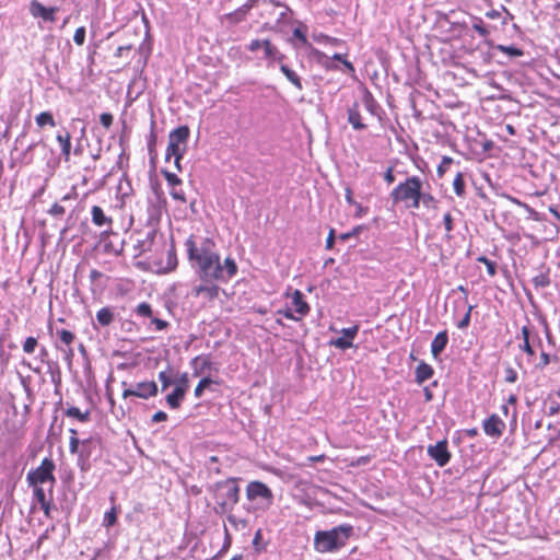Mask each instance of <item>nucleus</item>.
Wrapping results in <instances>:
<instances>
[{"mask_svg":"<svg viewBox=\"0 0 560 560\" xmlns=\"http://www.w3.org/2000/svg\"><path fill=\"white\" fill-rule=\"evenodd\" d=\"M423 187L431 188L428 180L412 175L397 184L390 191L389 198L394 206H402L406 209H419V198Z\"/></svg>","mask_w":560,"mask_h":560,"instance_id":"3","label":"nucleus"},{"mask_svg":"<svg viewBox=\"0 0 560 560\" xmlns=\"http://www.w3.org/2000/svg\"><path fill=\"white\" fill-rule=\"evenodd\" d=\"M504 380L508 383H515L517 381V373L513 368H508L504 373Z\"/></svg>","mask_w":560,"mask_h":560,"instance_id":"52","label":"nucleus"},{"mask_svg":"<svg viewBox=\"0 0 560 560\" xmlns=\"http://www.w3.org/2000/svg\"><path fill=\"white\" fill-rule=\"evenodd\" d=\"M136 314L141 317L151 318L153 316L152 307L149 303L142 302L136 307Z\"/></svg>","mask_w":560,"mask_h":560,"instance_id":"37","label":"nucleus"},{"mask_svg":"<svg viewBox=\"0 0 560 560\" xmlns=\"http://www.w3.org/2000/svg\"><path fill=\"white\" fill-rule=\"evenodd\" d=\"M307 26L300 23L298 26L294 27L292 37L289 38V42L295 47V48H306L311 47L307 37Z\"/></svg>","mask_w":560,"mask_h":560,"instance_id":"18","label":"nucleus"},{"mask_svg":"<svg viewBox=\"0 0 560 560\" xmlns=\"http://www.w3.org/2000/svg\"><path fill=\"white\" fill-rule=\"evenodd\" d=\"M533 282L536 287H540V288H545L550 284L549 277L545 273H540V275L536 276L533 279Z\"/></svg>","mask_w":560,"mask_h":560,"instance_id":"48","label":"nucleus"},{"mask_svg":"<svg viewBox=\"0 0 560 560\" xmlns=\"http://www.w3.org/2000/svg\"><path fill=\"white\" fill-rule=\"evenodd\" d=\"M151 323L154 325L155 330H164L168 327V323L164 319L158 318V317H151Z\"/></svg>","mask_w":560,"mask_h":560,"instance_id":"50","label":"nucleus"},{"mask_svg":"<svg viewBox=\"0 0 560 560\" xmlns=\"http://www.w3.org/2000/svg\"><path fill=\"white\" fill-rule=\"evenodd\" d=\"M353 207H354V209H355V213H354V215H355L357 218H362V217L366 215V214H368V212H369V208H368V207H363V206H362L361 203H359V202H355V203L353 205Z\"/></svg>","mask_w":560,"mask_h":560,"instance_id":"54","label":"nucleus"},{"mask_svg":"<svg viewBox=\"0 0 560 560\" xmlns=\"http://www.w3.org/2000/svg\"><path fill=\"white\" fill-rule=\"evenodd\" d=\"M448 342L447 331L443 330L435 335L431 343V352L434 358H438L445 349Z\"/></svg>","mask_w":560,"mask_h":560,"instance_id":"21","label":"nucleus"},{"mask_svg":"<svg viewBox=\"0 0 560 560\" xmlns=\"http://www.w3.org/2000/svg\"><path fill=\"white\" fill-rule=\"evenodd\" d=\"M314 39L316 42H318V43H325V44H330V45H339L341 43L340 39L335 38V37H330V36L325 35V34L314 35Z\"/></svg>","mask_w":560,"mask_h":560,"instance_id":"44","label":"nucleus"},{"mask_svg":"<svg viewBox=\"0 0 560 560\" xmlns=\"http://www.w3.org/2000/svg\"><path fill=\"white\" fill-rule=\"evenodd\" d=\"M359 332V325H353L349 328H343L341 330L342 336L330 341V346H334L338 349L346 350L353 346V340Z\"/></svg>","mask_w":560,"mask_h":560,"instance_id":"15","label":"nucleus"},{"mask_svg":"<svg viewBox=\"0 0 560 560\" xmlns=\"http://www.w3.org/2000/svg\"><path fill=\"white\" fill-rule=\"evenodd\" d=\"M188 260L197 268L203 282H228L236 276L238 268L232 257L221 261L215 242L210 237L190 235L185 241Z\"/></svg>","mask_w":560,"mask_h":560,"instance_id":"1","label":"nucleus"},{"mask_svg":"<svg viewBox=\"0 0 560 560\" xmlns=\"http://www.w3.org/2000/svg\"><path fill=\"white\" fill-rule=\"evenodd\" d=\"M57 336H58L60 342L68 347V352L70 354H72L73 350H72L71 346H72L73 341L75 340V335L68 329H58Z\"/></svg>","mask_w":560,"mask_h":560,"instance_id":"28","label":"nucleus"},{"mask_svg":"<svg viewBox=\"0 0 560 560\" xmlns=\"http://www.w3.org/2000/svg\"><path fill=\"white\" fill-rule=\"evenodd\" d=\"M171 196L175 199V200H179V201H183L185 202L186 201V198H185V194L182 189L179 190H176V189H173L171 191Z\"/></svg>","mask_w":560,"mask_h":560,"instance_id":"62","label":"nucleus"},{"mask_svg":"<svg viewBox=\"0 0 560 560\" xmlns=\"http://www.w3.org/2000/svg\"><path fill=\"white\" fill-rule=\"evenodd\" d=\"M214 282L215 281L205 282L199 285H196L194 288V295L195 296L202 295L205 299H207L210 302L214 301L220 294V288Z\"/></svg>","mask_w":560,"mask_h":560,"instance_id":"16","label":"nucleus"},{"mask_svg":"<svg viewBox=\"0 0 560 560\" xmlns=\"http://www.w3.org/2000/svg\"><path fill=\"white\" fill-rule=\"evenodd\" d=\"M37 339L35 337H27L23 343V351L25 353H33L37 347Z\"/></svg>","mask_w":560,"mask_h":560,"instance_id":"43","label":"nucleus"},{"mask_svg":"<svg viewBox=\"0 0 560 560\" xmlns=\"http://www.w3.org/2000/svg\"><path fill=\"white\" fill-rule=\"evenodd\" d=\"M65 416L74 419L81 423H86L91 420V410H81L79 407L71 405L68 406L67 409L65 410Z\"/></svg>","mask_w":560,"mask_h":560,"instance_id":"20","label":"nucleus"},{"mask_svg":"<svg viewBox=\"0 0 560 560\" xmlns=\"http://www.w3.org/2000/svg\"><path fill=\"white\" fill-rule=\"evenodd\" d=\"M453 163V159L451 156H443L441 163L438 165L436 173L439 177H443L444 174L448 171L451 164Z\"/></svg>","mask_w":560,"mask_h":560,"instance_id":"39","label":"nucleus"},{"mask_svg":"<svg viewBox=\"0 0 560 560\" xmlns=\"http://www.w3.org/2000/svg\"><path fill=\"white\" fill-rule=\"evenodd\" d=\"M384 180L387 184H393L395 182V175L393 167H388L387 171L384 174Z\"/></svg>","mask_w":560,"mask_h":560,"instance_id":"61","label":"nucleus"},{"mask_svg":"<svg viewBox=\"0 0 560 560\" xmlns=\"http://www.w3.org/2000/svg\"><path fill=\"white\" fill-rule=\"evenodd\" d=\"M194 362L196 364H199L202 369L210 368V365H211V362H210L209 358L205 357V355L196 357Z\"/></svg>","mask_w":560,"mask_h":560,"instance_id":"56","label":"nucleus"},{"mask_svg":"<svg viewBox=\"0 0 560 560\" xmlns=\"http://www.w3.org/2000/svg\"><path fill=\"white\" fill-rule=\"evenodd\" d=\"M114 116L110 113H103L100 115V122L105 129H109L113 125Z\"/></svg>","mask_w":560,"mask_h":560,"instance_id":"47","label":"nucleus"},{"mask_svg":"<svg viewBox=\"0 0 560 560\" xmlns=\"http://www.w3.org/2000/svg\"><path fill=\"white\" fill-rule=\"evenodd\" d=\"M31 13L33 16H40L43 20L48 22H55V13L57 12V8H46L37 0H33L31 2Z\"/></svg>","mask_w":560,"mask_h":560,"instance_id":"17","label":"nucleus"},{"mask_svg":"<svg viewBox=\"0 0 560 560\" xmlns=\"http://www.w3.org/2000/svg\"><path fill=\"white\" fill-rule=\"evenodd\" d=\"M348 120L357 130H361L366 127V125L363 124L362 121L358 104H354L352 107L348 109Z\"/></svg>","mask_w":560,"mask_h":560,"instance_id":"26","label":"nucleus"},{"mask_svg":"<svg viewBox=\"0 0 560 560\" xmlns=\"http://www.w3.org/2000/svg\"><path fill=\"white\" fill-rule=\"evenodd\" d=\"M119 512V508L117 505H113L109 511L105 512L103 518V525L106 528L113 527L117 523V515Z\"/></svg>","mask_w":560,"mask_h":560,"instance_id":"31","label":"nucleus"},{"mask_svg":"<svg viewBox=\"0 0 560 560\" xmlns=\"http://www.w3.org/2000/svg\"><path fill=\"white\" fill-rule=\"evenodd\" d=\"M477 261L487 267V271L490 277H494L497 275V264L494 261L488 259L486 256H479Z\"/></svg>","mask_w":560,"mask_h":560,"instance_id":"38","label":"nucleus"},{"mask_svg":"<svg viewBox=\"0 0 560 560\" xmlns=\"http://www.w3.org/2000/svg\"><path fill=\"white\" fill-rule=\"evenodd\" d=\"M57 141L61 147V154L66 162L70 161L71 155V135L69 131H65L63 133L59 132L56 137Z\"/></svg>","mask_w":560,"mask_h":560,"instance_id":"23","label":"nucleus"},{"mask_svg":"<svg viewBox=\"0 0 560 560\" xmlns=\"http://www.w3.org/2000/svg\"><path fill=\"white\" fill-rule=\"evenodd\" d=\"M167 413L160 410V411H156L153 416H152V421L153 422H162V421H166L167 420Z\"/></svg>","mask_w":560,"mask_h":560,"instance_id":"58","label":"nucleus"},{"mask_svg":"<svg viewBox=\"0 0 560 560\" xmlns=\"http://www.w3.org/2000/svg\"><path fill=\"white\" fill-rule=\"evenodd\" d=\"M439 200L435 198V196L431 192V188L428 189L427 187H423V190L420 194L419 198V207L422 205L427 209H438Z\"/></svg>","mask_w":560,"mask_h":560,"instance_id":"24","label":"nucleus"},{"mask_svg":"<svg viewBox=\"0 0 560 560\" xmlns=\"http://www.w3.org/2000/svg\"><path fill=\"white\" fill-rule=\"evenodd\" d=\"M501 15L500 11L498 10H491V11H488L486 12V16L488 19H491V20H495V19H499Z\"/></svg>","mask_w":560,"mask_h":560,"instance_id":"64","label":"nucleus"},{"mask_svg":"<svg viewBox=\"0 0 560 560\" xmlns=\"http://www.w3.org/2000/svg\"><path fill=\"white\" fill-rule=\"evenodd\" d=\"M521 332L523 343L520 345V349L532 359L536 353V348L542 347L541 339L539 338L538 335L532 336L530 330L527 326H523Z\"/></svg>","mask_w":560,"mask_h":560,"instance_id":"12","label":"nucleus"},{"mask_svg":"<svg viewBox=\"0 0 560 560\" xmlns=\"http://www.w3.org/2000/svg\"><path fill=\"white\" fill-rule=\"evenodd\" d=\"M49 213L54 217H61L66 213V209L63 206L56 202L49 209Z\"/></svg>","mask_w":560,"mask_h":560,"instance_id":"51","label":"nucleus"},{"mask_svg":"<svg viewBox=\"0 0 560 560\" xmlns=\"http://www.w3.org/2000/svg\"><path fill=\"white\" fill-rule=\"evenodd\" d=\"M81 441L78 436H70L69 439V451L71 454H77L79 452V445Z\"/></svg>","mask_w":560,"mask_h":560,"instance_id":"53","label":"nucleus"},{"mask_svg":"<svg viewBox=\"0 0 560 560\" xmlns=\"http://www.w3.org/2000/svg\"><path fill=\"white\" fill-rule=\"evenodd\" d=\"M185 395L186 393H184L182 388L174 387L172 393H170L165 398L167 406L171 409H178L185 398Z\"/></svg>","mask_w":560,"mask_h":560,"instance_id":"25","label":"nucleus"},{"mask_svg":"<svg viewBox=\"0 0 560 560\" xmlns=\"http://www.w3.org/2000/svg\"><path fill=\"white\" fill-rule=\"evenodd\" d=\"M433 373H434L433 368L430 364L421 361L418 364V366L416 368V372H415L416 382L418 384H422L425 381L430 380L433 376Z\"/></svg>","mask_w":560,"mask_h":560,"instance_id":"22","label":"nucleus"},{"mask_svg":"<svg viewBox=\"0 0 560 560\" xmlns=\"http://www.w3.org/2000/svg\"><path fill=\"white\" fill-rule=\"evenodd\" d=\"M372 459V456L371 455H365V456H360L358 457L357 459L352 460L349 466L350 467H358V466H363V465H366L371 462Z\"/></svg>","mask_w":560,"mask_h":560,"instance_id":"49","label":"nucleus"},{"mask_svg":"<svg viewBox=\"0 0 560 560\" xmlns=\"http://www.w3.org/2000/svg\"><path fill=\"white\" fill-rule=\"evenodd\" d=\"M96 319L101 326H108L114 322V312L110 307H102L96 313Z\"/></svg>","mask_w":560,"mask_h":560,"instance_id":"27","label":"nucleus"},{"mask_svg":"<svg viewBox=\"0 0 560 560\" xmlns=\"http://www.w3.org/2000/svg\"><path fill=\"white\" fill-rule=\"evenodd\" d=\"M476 305H468L467 312L464 317L457 323V328L465 329L470 325L471 312Z\"/></svg>","mask_w":560,"mask_h":560,"instance_id":"42","label":"nucleus"},{"mask_svg":"<svg viewBox=\"0 0 560 560\" xmlns=\"http://www.w3.org/2000/svg\"><path fill=\"white\" fill-rule=\"evenodd\" d=\"M121 385L124 387L121 394L124 399L137 397L143 400H148L156 397L159 394L158 383L153 380L141 381L136 383L133 386L128 385V383L124 381L121 382Z\"/></svg>","mask_w":560,"mask_h":560,"instance_id":"7","label":"nucleus"},{"mask_svg":"<svg viewBox=\"0 0 560 560\" xmlns=\"http://www.w3.org/2000/svg\"><path fill=\"white\" fill-rule=\"evenodd\" d=\"M135 234L137 236L133 244V249L136 252L135 256L139 257L152 249L156 237V230L154 228H150L147 231H136Z\"/></svg>","mask_w":560,"mask_h":560,"instance_id":"9","label":"nucleus"},{"mask_svg":"<svg viewBox=\"0 0 560 560\" xmlns=\"http://www.w3.org/2000/svg\"><path fill=\"white\" fill-rule=\"evenodd\" d=\"M73 40L78 46H82L85 42V27L80 26L75 30Z\"/></svg>","mask_w":560,"mask_h":560,"instance_id":"46","label":"nucleus"},{"mask_svg":"<svg viewBox=\"0 0 560 560\" xmlns=\"http://www.w3.org/2000/svg\"><path fill=\"white\" fill-rule=\"evenodd\" d=\"M268 540L265 539L262 530L258 529L253 539V546L256 551H266L267 550Z\"/></svg>","mask_w":560,"mask_h":560,"instance_id":"33","label":"nucleus"},{"mask_svg":"<svg viewBox=\"0 0 560 560\" xmlns=\"http://www.w3.org/2000/svg\"><path fill=\"white\" fill-rule=\"evenodd\" d=\"M247 499L250 501L261 500V502L269 503L272 494L269 488L260 481H252L246 488Z\"/></svg>","mask_w":560,"mask_h":560,"instance_id":"11","label":"nucleus"},{"mask_svg":"<svg viewBox=\"0 0 560 560\" xmlns=\"http://www.w3.org/2000/svg\"><path fill=\"white\" fill-rule=\"evenodd\" d=\"M342 65L345 66L346 70L349 73H354L355 72L354 66L347 58L342 61Z\"/></svg>","mask_w":560,"mask_h":560,"instance_id":"63","label":"nucleus"},{"mask_svg":"<svg viewBox=\"0 0 560 560\" xmlns=\"http://www.w3.org/2000/svg\"><path fill=\"white\" fill-rule=\"evenodd\" d=\"M550 363V357L547 352L541 351L539 362L536 364L537 368L544 369Z\"/></svg>","mask_w":560,"mask_h":560,"instance_id":"55","label":"nucleus"},{"mask_svg":"<svg viewBox=\"0 0 560 560\" xmlns=\"http://www.w3.org/2000/svg\"><path fill=\"white\" fill-rule=\"evenodd\" d=\"M472 27L481 36H487L489 33L488 30L483 26L482 21H479V23H475Z\"/></svg>","mask_w":560,"mask_h":560,"instance_id":"59","label":"nucleus"},{"mask_svg":"<svg viewBox=\"0 0 560 560\" xmlns=\"http://www.w3.org/2000/svg\"><path fill=\"white\" fill-rule=\"evenodd\" d=\"M215 511L221 514L230 512L240 499V487L236 479L228 478L213 486Z\"/></svg>","mask_w":560,"mask_h":560,"instance_id":"5","label":"nucleus"},{"mask_svg":"<svg viewBox=\"0 0 560 560\" xmlns=\"http://www.w3.org/2000/svg\"><path fill=\"white\" fill-rule=\"evenodd\" d=\"M174 383L176 388H182L184 393H187L189 388V378L186 373H183Z\"/></svg>","mask_w":560,"mask_h":560,"instance_id":"45","label":"nucleus"},{"mask_svg":"<svg viewBox=\"0 0 560 560\" xmlns=\"http://www.w3.org/2000/svg\"><path fill=\"white\" fill-rule=\"evenodd\" d=\"M92 223L97 228L107 226L112 229L114 220L104 213V210L100 206H93L91 209Z\"/></svg>","mask_w":560,"mask_h":560,"instance_id":"19","label":"nucleus"},{"mask_svg":"<svg viewBox=\"0 0 560 560\" xmlns=\"http://www.w3.org/2000/svg\"><path fill=\"white\" fill-rule=\"evenodd\" d=\"M190 136L188 126H179L172 130L168 135V143L165 152V160L170 161L172 158H184L187 151V142Z\"/></svg>","mask_w":560,"mask_h":560,"instance_id":"6","label":"nucleus"},{"mask_svg":"<svg viewBox=\"0 0 560 560\" xmlns=\"http://www.w3.org/2000/svg\"><path fill=\"white\" fill-rule=\"evenodd\" d=\"M36 125L39 128H44L45 126L55 127L56 121L50 112H42L35 117Z\"/></svg>","mask_w":560,"mask_h":560,"instance_id":"29","label":"nucleus"},{"mask_svg":"<svg viewBox=\"0 0 560 560\" xmlns=\"http://www.w3.org/2000/svg\"><path fill=\"white\" fill-rule=\"evenodd\" d=\"M228 521L230 524H232L235 528H237L238 523L242 525V527L246 526V522L244 520H237L234 515L230 514L228 515Z\"/></svg>","mask_w":560,"mask_h":560,"instance_id":"60","label":"nucleus"},{"mask_svg":"<svg viewBox=\"0 0 560 560\" xmlns=\"http://www.w3.org/2000/svg\"><path fill=\"white\" fill-rule=\"evenodd\" d=\"M55 470L56 463L52 457H45L38 467L31 469L26 475V482L33 490V498L46 517H50L54 508L52 492L57 482Z\"/></svg>","mask_w":560,"mask_h":560,"instance_id":"2","label":"nucleus"},{"mask_svg":"<svg viewBox=\"0 0 560 560\" xmlns=\"http://www.w3.org/2000/svg\"><path fill=\"white\" fill-rule=\"evenodd\" d=\"M482 428L488 436L499 439L505 430V423L497 413H492L483 421Z\"/></svg>","mask_w":560,"mask_h":560,"instance_id":"13","label":"nucleus"},{"mask_svg":"<svg viewBox=\"0 0 560 560\" xmlns=\"http://www.w3.org/2000/svg\"><path fill=\"white\" fill-rule=\"evenodd\" d=\"M212 383V380L210 377H203L199 381V383L197 384L196 388H195V396L197 398L201 397L202 394H203V390L209 387Z\"/></svg>","mask_w":560,"mask_h":560,"instance_id":"40","label":"nucleus"},{"mask_svg":"<svg viewBox=\"0 0 560 560\" xmlns=\"http://www.w3.org/2000/svg\"><path fill=\"white\" fill-rule=\"evenodd\" d=\"M249 9H250L249 4H244L243 7L237 9L235 12L228 14L226 18L229 20H231L232 22H240L245 19Z\"/></svg>","mask_w":560,"mask_h":560,"instance_id":"35","label":"nucleus"},{"mask_svg":"<svg viewBox=\"0 0 560 560\" xmlns=\"http://www.w3.org/2000/svg\"><path fill=\"white\" fill-rule=\"evenodd\" d=\"M287 298L289 301L285 304V310L282 311V315L287 318L300 320L310 312V306L299 290L287 294Z\"/></svg>","mask_w":560,"mask_h":560,"instance_id":"8","label":"nucleus"},{"mask_svg":"<svg viewBox=\"0 0 560 560\" xmlns=\"http://www.w3.org/2000/svg\"><path fill=\"white\" fill-rule=\"evenodd\" d=\"M351 533L350 525L336 526L330 530H318L314 536V548L320 553L336 551L346 546Z\"/></svg>","mask_w":560,"mask_h":560,"instance_id":"4","label":"nucleus"},{"mask_svg":"<svg viewBox=\"0 0 560 560\" xmlns=\"http://www.w3.org/2000/svg\"><path fill=\"white\" fill-rule=\"evenodd\" d=\"M282 74H284V75H285V78L288 79V81H289V82H290V83H291V84H292V85H293L298 91H301V90H302V88H303V86H302L301 78H300V75H299L295 71H293V70H291V69H289V68H287V67L282 66Z\"/></svg>","mask_w":560,"mask_h":560,"instance_id":"30","label":"nucleus"},{"mask_svg":"<svg viewBox=\"0 0 560 560\" xmlns=\"http://www.w3.org/2000/svg\"><path fill=\"white\" fill-rule=\"evenodd\" d=\"M442 224L444 226L445 237L447 240H451L452 238V232L454 231V226H455L454 218H453L451 212L444 213Z\"/></svg>","mask_w":560,"mask_h":560,"instance_id":"34","label":"nucleus"},{"mask_svg":"<svg viewBox=\"0 0 560 560\" xmlns=\"http://www.w3.org/2000/svg\"><path fill=\"white\" fill-rule=\"evenodd\" d=\"M102 240L104 242V252L110 255L120 256L124 252L125 242L122 240H118L117 242L110 240V236L117 237L118 234L110 230H105L101 233Z\"/></svg>","mask_w":560,"mask_h":560,"instance_id":"14","label":"nucleus"},{"mask_svg":"<svg viewBox=\"0 0 560 560\" xmlns=\"http://www.w3.org/2000/svg\"><path fill=\"white\" fill-rule=\"evenodd\" d=\"M158 377H159V381L161 382L162 390H165L174 383L173 378H172L171 369H167L165 371H160Z\"/></svg>","mask_w":560,"mask_h":560,"instance_id":"36","label":"nucleus"},{"mask_svg":"<svg viewBox=\"0 0 560 560\" xmlns=\"http://www.w3.org/2000/svg\"><path fill=\"white\" fill-rule=\"evenodd\" d=\"M428 455L436 463L438 466L444 467L451 459L447 441L442 440L434 445H429Z\"/></svg>","mask_w":560,"mask_h":560,"instance_id":"10","label":"nucleus"},{"mask_svg":"<svg viewBox=\"0 0 560 560\" xmlns=\"http://www.w3.org/2000/svg\"><path fill=\"white\" fill-rule=\"evenodd\" d=\"M345 198L348 205L353 206L357 201L353 198V191L350 187L345 188Z\"/></svg>","mask_w":560,"mask_h":560,"instance_id":"57","label":"nucleus"},{"mask_svg":"<svg viewBox=\"0 0 560 560\" xmlns=\"http://www.w3.org/2000/svg\"><path fill=\"white\" fill-rule=\"evenodd\" d=\"M465 187L464 174L458 172L453 180V189L456 196L463 197L465 195Z\"/></svg>","mask_w":560,"mask_h":560,"instance_id":"32","label":"nucleus"},{"mask_svg":"<svg viewBox=\"0 0 560 560\" xmlns=\"http://www.w3.org/2000/svg\"><path fill=\"white\" fill-rule=\"evenodd\" d=\"M162 174L170 186L175 187L182 184V179L175 173L163 170Z\"/></svg>","mask_w":560,"mask_h":560,"instance_id":"41","label":"nucleus"}]
</instances>
